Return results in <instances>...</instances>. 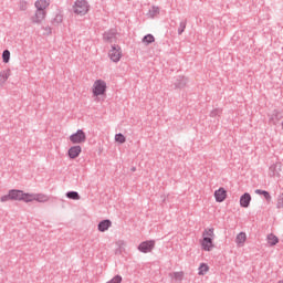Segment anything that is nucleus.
I'll return each instance as SVG.
<instances>
[{"label":"nucleus","mask_w":283,"mask_h":283,"mask_svg":"<svg viewBox=\"0 0 283 283\" xmlns=\"http://www.w3.org/2000/svg\"><path fill=\"white\" fill-rule=\"evenodd\" d=\"M213 240H216V230L213 228L205 229L200 239V245L202 251H213V249H216Z\"/></svg>","instance_id":"obj_1"},{"label":"nucleus","mask_w":283,"mask_h":283,"mask_svg":"<svg viewBox=\"0 0 283 283\" xmlns=\"http://www.w3.org/2000/svg\"><path fill=\"white\" fill-rule=\"evenodd\" d=\"M73 14L76 17H85L90 12V2L87 0H75L72 6Z\"/></svg>","instance_id":"obj_2"},{"label":"nucleus","mask_w":283,"mask_h":283,"mask_svg":"<svg viewBox=\"0 0 283 283\" xmlns=\"http://www.w3.org/2000/svg\"><path fill=\"white\" fill-rule=\"evenodd\" d=\"M92 94L95 98L107 94V82L105 80H96L92 86Z\"/></svg>","instance_id":"obj_3"},{"label":"nucleus","mask_w":283,"mask_h":283,"mask_svg":"<svg viewBox=\"0 0 283 283\" xmlns=\"http://www.w3.org/2000/svg\"><path fill=\"white\" fill-rule=\"evenodd\" d=\"M108 57L113 63H118L123 59V49L118 44L111 45Z\"/></svg>","instance_id":"obj_4"},{"label":"nucleus","mask_w":283,"mask_h":283,"mask_svg":"<svg viewBox=\"0 0 283 283\" xmlns=\"http://www.w3.org/2000/svg\"><path fill=\"white\" fill-rule=\"evenodd\" d=\"M69 140L73 145H83V143H85L87 140V135L85 134V132L83 129H78V130H76V133L72 134L69 137Z\"/></svg>","instance_id":"obj_5"},{"label":"nucleus","mask_w":283,"mask_h":283,"mask_svg":"<svg viewBox=\"0 0 283 283\" xmlns=\"http://www.w3.org/2000/svg\"><path fill=\"white\" fill-rule=\"evenodd\" d=\"M11 191V199L19 200L23 202H29L30 193L23 192V190H10Z\"/></svg>","instance_id":"obj_6"},{"label":"nucleus","mask_w":283,"mask_h":283,"mask_svg":"<svg viewBox=\"0 0 283 283\" xmlns=\"http://www.w3.org/2000/svg\"><path fill=\"white\" fill-rule=\"evenodd\" d=\"M50 197L45 193H29V202H48Z\"/></svg>","instance_id":"obj_7"},{"label":"nucleus","mask_w":283,"mask_h":283,"mask_svg":"<svg viewBox=\"0 0 283 283\" xmlns=\"http://www.w3.org/2000/svg\"><path fill=\"white\" fill-rule=\"evenodd\" d=\"M154 247H156V242L144 241L139 244L138 251H140L142 253H151V251H154Z\"/></svg>","instance_id":"obj_8"},{"label":"nucleus","mask_w":283,"mask_h":283,"mask_svg":"<svg viewBox=\"0 0 283 283\" xmlns=\"http://www.w3.org/2000/svg\"><path fill=\"white\" fill-rule=\"evenodd\" d=\"M45 17H48V11H39L36 9L35 13L31 18V21L32 23H43V21H45Z\"/></svg>","instance_id":"obj_9"},{"label":"nucleus","mask_w":283,"mask_h":283,"mask_svg":"<svg viewBox=\"0 0 283 283\" xmlns=\"http://www.w3.org/2000/svg\"><path fill=\"white\" fill-rule=\"evenodd\" d=\"M82 151H83V148L81 146L78 145L72 146L67 151L69 158H71V160H74L81 156Z\"/></svg>","instance_id":"obj_10"},{"label":"nucleus","mask_w":283,"mask_h":283,"mask_svg":"<svg viewBox=\"0 0 283 283\" xmlns=\"http://www.w3.org/2000/svg\"><path fill=\"white\" fill-rule=\"evenodd\" d=\"M214 200L216 202H224L227 200V189L219 188L214 191Z\"/></svg>","instance_id":"obj_11"},{"label":"nucleus","mask_w":283,"mask_h":283,"mask_svg":"<svg viewBox=\"0 0 283 283\" xmlns=\"http://www.w3.org/2000/svg\"><path fill=\"white\" fill-rule=\"evenodd\" d=\"M34 8L39 11L46 12L48 8H50V0H36Z\"/></svg>","instance_id":"obj_12"},{"label":"nucleus","mask_w":283,"mask_h":283,"mask_svg":"<svg viewBox=\"0 0 283 283\" xmlns=\"http://www.w3.org/2000/svg\"><path fill=\"white\" fill-rule=\"evenodd\" d=\"M234 242L237 247H244L247 243V232H240L237 234Z\"/></svg>","instance_id":"obj_13"},{"label":"nucleus","mask_w":283,"mask_h":283,"mask_svg":"<svg viewBox=\"0 0 283 283\" xmlns=\"http://www.w3.org/2000/svg\"><path fill=\"white\" fill-rule=\"evenodd\" d=\"M112 227V221L109 219L103 220L98 223L97 229L101 233H105Z\"/></svg>","instance_id":"obj_14"},{"label":"nucleus","mask_w":283,"mask_h":283,"mask_svg":"<svg viewBox=\"0 0 283 283\" xmlns=\"http://www.w3.org/2000/svg\"><path fill=\"white\" fill-rule=\"evenodd\" d=\"M251 205V195L249 192H245L243 196L240 198V206L247 209Z\"/></svg>","instance_id":"obj_15"},{"label":"nucleus","mask_w":283,"mask_h":283,"mask_svg":"<svg viewBox=\"0 0 283 283\" xmlns=\"http://www.w3.org/2000/svg\"><path fill=\"white\" fill-rule=\"evenodd\" d=\"M169 275L174 282H182V280H185V272L182 271L172 272Z\"/></svg>","instance_id":"obj_16"},{"label":"nucleus","mask_w":283,"mask_h":283,"mask_svg":"<svg viewBox=\"0 0 283 283\" xmlns=\"http://www.w3.org/2000/svg\"><path fill=\"white\" fill-rule=\"evenodd\" d=\"M270 171L272 176H280V171H282V163H276L270 167Z\"/></svg>","instance_id":"obj_17"},{"label":"nucleus","mask_w":283,"mask_h":283,"mask_svg":"<svg viewBox=\"0 0 283 283\" xmlns=\"http://www.w3.org/2000/svg\"><path fill=\"white\" fill-rule=\"evenodd\" d=\"M266 240L270 247H275V244L280 242V239L277 238V235L273 233L268 234Z\"/></svg>","instance_id":"obj_18"},{"label":"nucleus","mask_w":283,"mask_h":283,"mask_svg":"<svg viewBox=\"0 0 283 283\" xmlns=\"http://www.w3.org/2000/svg\"><path fill=\"white\" fill-rule=\"evenodd\" d=\"M104 40L107 43H116L118 41V38H116V34L108 32L104 34Z\"/></svg>","instance_id":"obj_19"},{"label":"nucleus","mask_w":283,"mask_h":283,"mask_svg":"<svg viewBox=\"0 0 283 283\" xmlns=\"http://www.w3.org/2000/svg\"><path fill=\"white\" fill-rule=\"evenodd\" d=\"M209 273V264L200 263L198 268V275H207Z\"/></svg>","instance_id":"obj_20"},{"label":"nucleus","mask_w":283,"mask_h":283,"mask_svg":"<svg viewBox=\"0 0 283 283\" xmlns=\"http://www.w3.org/2000/svg\"><path fill=\"white\" fill-rule=\"evenodd\" d=\"M8 78H10V71L0 72V85H4Z\"/></svg>","instance_id":"obj_21"},{"label":"nucleus","mask_w":283,"mask_h":283,"mask_svg":"<svg viewBox=\"0 0 283 283\" xmlns=\"http://www.w3.org/2000/svg\"><path fill=\"white\" fill-rule=\"evenodd\" d=\"M255 193L258 196H263L268 202H271V193H269V191L256 189Z\"/></svg>","instance_id":"obj_22"},{"label":"nucleus","mask_w":283,"mask_h":283,"mask_svg":"<svg viewBox=\"0 0 283 283\" xmlns=\"http://www.w3.org/2000/svg\"><path fill=\"white\" fill-rule=\"evenodd\" d=\"M66 198H69L70 200H81V196L76 191L67 192Z\"/></svg>","instance_id":"obj_23"},{"label":"nucleus","mask_w":283,"mask_h":283,"mask_svg":"<svg viewBox=\"0 0 283 283\" xmlns=\"http://www.w3.org/2000/svg\"><path fill=\"white\" fill-rule=\"evenodd\" d=\"M126 138H125V135H123V134H116L115 135V143H118L119 145H123V144H125L126 143Z\"/></svg>","instance_id":"obj_24"},{"label":"nucleus","mask_w":283,"mask_h":283,"mask_svg":"<svg viewBox=\"0 0 283 283\" xmlns=\"http://www.w3.org/2000/svg\"><path fill=\"white\" fill-rule=\"evenodd\" d=\"M154 41H156V38H154L151 34H147L143 39V43H145V45H149V43H154Z\"/></svg>","instance_id":"obj_25"},{"label":"nucleus","mask_w":283,"mask_h":283,"mask_svg":"<svg viewBox=\"0 0 283 283\" xmlns=\"http://www.w3.org/2000/svg\"><path fill=\"white\" fill-rule=\"evenodd\" d=\"M3 63H10V51L4 50L2 53Z\"/></svg>","instance_id":"obj_26"},{"label":"nucleus","mask_w":283,"mask_h":283,"mask_svg":"<svg viewBox=\"0 0 283 283\" xmlns=\"http://www.w3.org/2000/svg\"><path fill=\"white\" fill-rule=\"evenodd\" d=\"M8 200H12L11 191L9 190L8 195H4L0 198L1 202H8Z\"/></svg>","instance_id":"obj_27"},{"label":"nucleus","mask_w":283,"mask_h":283,"mask_svg":"<svg viewBox=\"0 0 283 283\" xmlns=\"http://www.w3.org/2000/svg\"><path fill=\"white\" fill-rule=\"evenodd\" d=\"M276 207L277 209H283V193L279 196Z\"/></svg>","instance_id":"obj_28"},{"label":"nucleus","mask_w":283,"mask_h":283,"mask_svg":"<svg viewBox=\"0 0 283 283\" xmlns=\"http://www.w3.org/2000/svg\"><path fill=\"white\" fill-rule=\"evenodd\" d=\"M63 22V15H56L54 19V23H62Z\"/></svg>","instance_id":"obj_29"},{"label":"nucleus","mask_w":283,"mask_h":283,"mask_svg":"<svg viewBox=\"0 0 283 283\" xmlns=\"http://www.w3.org/2000/svg\"><path fill=\"white\" fill-rule=\"evenodd\" d=\"M153 11L155 12V14H158V9L153 8Z\"/></svg>","instance_id":"obj_30"},{"label":"nucleus","mask_w":283,"mask_h":283,"mask_svg":"<svg viewBox=\"0 0 283 283\" xmlns=\"http://www.w3.org/2000/svg\"><path fill=\"white\" fill-rule=\"evenodd\" d=\"M182 32H185V27L182 28L181 31H179V34H182Z\"/></svg>","instance_id":"obj_31"}]
</instances>
